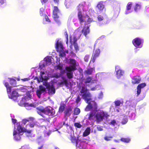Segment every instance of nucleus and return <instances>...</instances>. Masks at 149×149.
I'll list each match as a JSON object with an SVG mask.
<instances>
[{
	"instance_id": "nucleus-50",
	"label": "nucleus",
	"mask_w": 149,
	"mask_h": 149,
	"mask_svg": "<svg viewBox=\"0 0 149 149\" xmlns=\"http://www.w3.org/2000/svg\"><path fill=\"white\" fill-rule=\"evenodd\" d=\"M31 130H27L25 128V130H24V132L30 134L31 133Z\"/></svg>"
},
{
	"instance_id": "nucleus-35",
	"label": "nucleus",
	"mask_w": 149,
	"mask_h": 149,
	"mask_svg": "<svg viewBox=\"0 0 149 149\" xmlns=\"http://www.w3.org/2000/svg\"><path fill=\"white\" fill-rule=\"evenodd\" d=\"M33 118L29 117L27 119H23L22 120V122L24 125H25L27 122H29V121H31V120H32Z\"/></svg>"
},
{
	"instance_id": "nucleus-4",
	"label": "nucleus",
	"mask_w": 149,
	"mask_h": 149,
	"mask_svg": "<svg viewBox=\"0 0 149 149\" xmlns=\"http://www.w3.org/2000/svg\"><path fill=\"white\" fill-rule=\"evenodd\" d=\"M61 14V12L57 6H54L52 13V17L54 20L57 23L60 22L59 15Z\"/></svg>"
},
{
	"instance_id": "nucleus-39",
	"label": "nucleus",
	"mask_w": 149,
	"mask_h": 149,
	"mask_svg": "<svg viewBox=\"0 0 149 149\" xmlns=\"http://www.w3.org/2000/svg\"><path fill=\"white\" fill-rule=\"evenodd\" d=\"M84 6L82 4H80L77 6V8L79 11L78 12L81 11V10L83 9Z\"/></svg>"
},
{
	"instance_id": "nucleus-18",
	"label": "nucleus",
	"mask_w": 149,
	"mask_h": 149,
	"mask_svg": "<svg viewBox=\"0 0 149 149\" xmlns=\"http://www.w3.org/2000/svg\"><path fill=\"white\" fill-rule=\"evenodd\" d=\"M17 130L18 132L19 133H21L22 132H24V130H25V128L22 127L21 125H20V123H17Z\"/></svg>"
},
{
	"instance_id": "nucleus-24",
	"label": "nucleus",
	"mask_w": 149,
	"mask_h": 149,
	"mask_svg": "<svg viewBox=\"0 0 149 149\" xmlns=\"http://www.w3.org/2000/svg\"><path fill=\"white\" fill-rule=\"evenodd\" d=\"M73 2V0H65V4L67 8H69Z\"/></svg>"
},
{
	"instance_id": "nucleus-64",
	"label": "nucleus",
	"mask_w": 149,
	"mask_h": 149,
	"mask_svg": "<svg viewBox=\"0 0 149 149\" xmlns=\"http://www.w3.org/2000/svg\"><path fill=\"white\" fill-rule=\"evenodd\" d=\"M22 80L24 81H26L29 80V78H25L22 79Z\"/></svg>"
},
{
	"instance_id": "nucleus-37",
	"label": "nucleus",
	"mask_w": 149,
	"mask_h": 149,
	"mask_svg": "<svg viewBox=\"0 0 149 149\" xmlns=\"http://www.w3.org/2000/svg\"><path fill=\"white\" fill-rule=\"evenodd\" d=\"M66 75L68 78L70 79L73 78V73L72 72H67L66 73Z\"/></svg>"
},
{
	"instance_id": "nucleus-1",
	"label": "nucleus",
	"mask_w": 149,
	"mask_h": 149,
	"mask_svg": "<svg viewBox=\"0 0 149 149\" xmlns=\"http://www.w3.org/2000/svg\"><path fill=\"white\" fill-rule=\"evenodd\" d=\"M36 109L37 113L44 118L45 117L42 115L43 113L49 116H54L55 114V110L50 107H44L43 106H41L37 107Z\"/></svg>"
},
{
	"instance_id": "nucleus-47",
	"label": "nucleus",
	"mask_w": 149,
	"mask_h": 149,
	"mask_svg": "<svg viewBox=\"0 0 149 149\" xmlns=\"http://www.w3.org/2000/svg\"><path fill=\"white\" fill-rule=\"evenodd\" d=\"M112 138V136H105L104 137V140L106 141H109L111 140V139Z\"/></svg>"
},
{
	"instance_id": "nucleus-60",
	"label": "nucleus",
	"mask_w": 149,
	"mask_h": 149,
	"mask_svg": "<svg viewBox=\"0 0 149 149\" xmlns=\"http://www.w3.org/2000/svg\"><path fill=\"white\" fill-rule=\"evenodd\" d=\"M12 122L14 124H15L16 123L17 120L15 119H12Z\"/></svg>"
},
{
	"instance_id": "nucleus-43",
	"label": "nucleus",
	"mask_w": 149,
	"mask_h": 149,
	"mask_svg": "<svg viewBox=\"0 0 149 149\" xmlns=\"http://www.w3.org/2000/svg\"><path fill=\"white\" fill-rule=\"evenodd\" d=\"M90 55L88 54H87L84 57V61L86 62H87L89 60L90 58Z\"/></svg>"
},
{
	"instance_id": "nucleus-46",
	"label": "nucleus",
	"mask_w": 149,
	"mask_h": 149,
	"mask_svg": "<svg viewBox=\"0 0 149 149\" xmlns=\"http://www.w3.org/2000/svg\"><path fill=\"white\" fill-rule=\"evenodd\" d=\"M45 72L44 71H41L40 72V79H41L42 81H43L44 80V79L42 77V75L44 74Z\"/></svg>"
},
{
	"instance_id": "nucleus-9",
	"label": "nucleus",
	"mask_w": 149,
	"mask_h": 149,
	"mask_svg": "<svg viewBox=\"0 0 149 149\" xmlns=\"http://www.w3.org/2000/svg\"><path fill=\"white\" fill-rule=\"evenodd\" d=\"M90 25H87L86 24L84 26L83 29L81 30V32L86 37L87 35L90 33Z\"/></svg>"
},
{
	"instance_id": "nucleus-62",
	"label": "nucleus",
	"mask_w": 149,
	"mask_h": 149,
	"mask_svg": "<svg viewBox=\"0 0 149 149\" xmlns=\"http://www.w3.org/2000/svg\"><path fill=\"white\" fill-rule=\"evenodd\" d=\"M5 2L4 0H0V3L1 4H3Z\"/></svg>"
},
{
	"instance_id": "nucleus-36",
	"label": "nucleus",
	"mask_w": 149,
	"mask_h": 149,
	"mask_svg": "<svg viewBox=\"0 0 149 149\" xmlns=\"http://www.w3.org/2000/svg\"><path fill=\"white\" fill-rule=\"evenodd\" d=\"M73 45L74 46V48L76 51L79 50V47L78 46L76 42V40H74L73 42Z\"/></svg>"
},
{
	"instance_id": "nucleus-3",
	"label": "nucleus",
	"mask_w": 149,
	"mask_h": 149,
	"mask_svg": "<svg viewBox=\"0 0 149 149\" xmlns=\"http://www.w3.org/2000/svg\"><path fill=\"white\" fill-rule=\"evenodd\" d=\"M89 99L88 100H84L88 104L86 106L85 108V111H88L93 109L94 110H96L97 109V105L96 103L94 101H91V102H90L91 100V98H88Z\"/></svg>"
},
{
	"instance_id": "nucleus-30",
	"label": "nucleus",
	"mask_w": 149,
	"mask_h": 149,
	"mask_svg": "<svg viewBox=\"0 0 149 149\" xmlns=\"http://www.w3.org/2000/svg\"><path fill=\"white\" fill-rule=\"evenodd\" d=\"M59 84L61 85L64 84L65 86H67L68 85V81L67 80L63 78V81L59 82Z\"/></svg>"
},
{
	"instance_id": "nucleus-34",
	"label": "nucleus",
	"mask_w": 149,
	"mask_h": 149,
	"mask_svg": "<svg viewBox=\"0 0 149 149\" xmlns=\"http://www.w3.org/2000/svg\"><path fill=\"white\" fill-rule=\"evenodd\" d=\"M120 140L125 143H129L130 141V139L129 138H122L120 139Z\"/></svg>"
},
{
	"instance_id": "nucleus-38",
	"label": "nucleus",
	"mask_w": 149,
	"mask_h": 149,
	"mask_svg": "<svg viewBox=\"0 0 149 149\" xmlns=\"http://www.w3.org/2000/svg\"><path fill=\"white\" fill-rule=\"evenodd\" d=\"M132 2H129L127 4L126 6V9L127 10H129L131 9L132 6Z\"/></svg>"
},
{
	"instance_id": "nucleus-42",
	"label": "nucleus",
	"mask_w": 149,
	"mask_h": 149,
	"mask_svg": "<svg viewBox=\"0 0 149 149\" xmlns=\"http://www.w3.org/2000/svg\"><path fill=\"white\" fill-rule=\"evenodd\" d=\"M45 61H46L47 63H51V60L49 56H47L45 58Z\"/></svg>"
},
{
	"instance_id": "nucleus-17",
	"label": "nucleus",
	"mask_w": 149,
	"mask_h": 149,
	"mask_svg": "<svg viewBox=\"0 0 149 149\" xmlns=\"http://www.w3.org/2000/svg\"><path fill=\"white\" fill-rule=\"evenodd\" d=\"M93 71L95 72L94 67L87 68L84 71V73L88 75H91Z\"/></svg>"
},
{
	"instance_id": "nucleus-48",
	"label": "nucleus",
	"mask_w": 149,
	"mask_h": 149,
	"mask_svg": "<svg viewBox=\"0 0 149 149\" xmlns=\"http://www.w3.org/2000/svg\"><path fill=\"white\" fill-rule=\"evenodd\" d=\"M66 54L65 53V52H60L59 56L61 57H63L65 56Z\"/></svg>"
},
{
	"instance_id": "nucleus-45",
	"label": "nucleus",
	"mask_w": 149,
	"mask_h": 149,
	"mask_svg": "<svg viewBox=\"0 0 149 149\" xmlns=\"http://www.w3.org/2000/svg\"><path fill=\"white\" fill-rule=\"evenodd\" d=\"M116 106H120L121 102L120 100H117L114 102Z\"/></svg>"
},
{
	"instance_id": "nucleus-49",
	"label": "nucleus",
	"mask_w": 149,
	"mask_h": 149,
	"mask_svg": "<svg viewBox=\"0 0 149 149\" xmlns=\"http://www.w3.org/2000/svg\"><path fill=\"white\" fill-rule=\"evenodd\" d=\"M6 88L7 93H10L11 90V86H9L7 87H6Z\"/></svg>"
},
{
	"instance_id": "nucleus-12",
	"label": "nucleus",
	"mask_w": 149,
	"mask_h": 149,
	"mask_svg": "<svg viewBox=\"0 0 149 149\" xmlns=\"http://www.w3.org/2000/svg\"><path fill=\"white\" fill-rule=\"evenodd\" d=\"M22 134H20V133L18 132L16 130H14L13 135L14 140L16 141H20L21 139V136Z\"/></svg>"
},
{
	"instance_id": "nucleus-22",
	"label": "nucleus",
	"mask_w": 149,
	"mask_h": 149,
	"mask_svg": "<svg viewBox=\"0 0 149 149\" xmlns=\"http://www.w3.org/2000/svg\"><path fill=\"white\" fill-rule=\"evenodd\" d=\"M90 131L91 130L90 127H87L83 133V136H86L89 135L90 133Z\"/></svg>"
},
{
	"instance_id": "nucleus-59",
	"label": "nucleus",
	"mask_w": 149,
	"mask_h": 149,
	"mask_svg": "<svg viewBox=\"0 0 149 149\" xmlns=\"http://www.w3.org/2000/svg\"><path fill=\"white\" fill-rule=\"evenodd\" d=\"M40 1L42 4H43L47 2L48 0H40Z\"/></svg>"
},
{
	"instance_id": "nucleus-16",
	"label": "nucleus",
	"mask_w": 149,
	"mask_h": 149,
	"mask_svg": "<svg viewBox=\"0 0 149 149\" xmlns=\"http://www.w3.org/2000/svg\"><path fill=\"white\" fill-rule=\"evenodd\" d=\"M77 17L80 24L84 22V19L82 14L81 11L78 12L77 14Z\"/></svg>"
},
{
	"instance_id": "nucleus-6",
	"label": "nucleus",
	"mask_w": 149,
	"mask_h": 149,
	"mask_svg": "<svg viewBox=\"0 0 149 149\" xmlns=\"http://www.w3.org/2000/svg\"><path fill=\"white\" fill-rule=\"evenodd\" d=\"M143 42V40L139 38H136L132 40V43L136 47L140 48L139 46Z\"/></svg>"
},
{
	"instance_id": "nucleus-5",
	"label": "nucleus",
	"mask_w": 149,
	"mask_h": 149,
	"mask_svg": "<svg viewBox=\"0 0 149 149\" xmlns=\"http://www.w3.org/2000/svg\"><path fill=\"white\" fill-rule=\"evenodd\" d=\"M109 116L107 113L103 111H100L97 112L95 115L96 120L97 122L99 123L102 121L104 117L107 118Z\"/></svg>"
},
{
	"instance_id": "nucleus-52",
	"label": "nucleus",
	"mask_w": 149,
	"mask_h": 149,
	"mask_svg": "<svg viewBox=\"0 0 149 149\" xmlns=\"http://www.w3.org/2000/svg\"><path fill=\"white\" fill-rule=\"evenodd\" d=\"M81 100V98L79 97V96L78 95L77 96V98L76 100V102L77 103H78Z\"/></svg>"
},
{
	"instance_id": "nucleus-29",
	"label": "nucleus",
	"mask_w": 149,
	"mask_h": 149,
	"mask_svg": "<svg viewBox=\"0 0 149 149\" xmlns=\"http://www.w3.org/2000/svg\"><path fill=\"white\" fill-rule=\"evenodd\" d=\"M100 51L99 49H97L94 52L93 54L97 56H99L100 54Z\"/></svg>"
},
{
	"instance_id": "nucleus-55",
	"label": "nucleus",
	"mask_w": 149,
	"mask_h": 149,
	"mask_svg": "<svg viewBox=\"0 0 149 149\" xmlns=\"http://www.w3.org/2000/svg\"><path fill=\"white\" fill-rule=\"evenodd\" d=\"M97 128L98 131H101L103 130V129L101 126H98L97 127Z\"/></svg>"
},
{
	"instance_id": "nucleus-61",
	"label": "nucleus",
	"mask_w": 149,
	"mask_h": 149,
	"mask_svg": "<svg viewBox=\"0 0 149 149\" xmlns=\"http://www.w3.org/2000/svg\"><path fill=\"white\" fill-rule=\"evenodd\" d=\"M5 86L6 87H7L9 86V84L8 82H5L4 84Z\"/></svg>"
},
{
	"instance_id": "nucleus-53",
	"label": "nucleus",
	"mask_w": 149,
	"mask_h": 149,
	"mask_svg": "<svg viewBox=\"0 0 149 149\" xmlns=\"http://www.w3.org/2000/svg\"><path fill=\"white\" fill-rule=\"evenodd\" d=\"M56 68L57 69L61 70L62 69V66L60 65H57L56 66Z\"/></svg>"
},
{
	"instance_id": "nucleus-20",
	"label": "nucleus",
	"mask_w": 149,
	"mask_h": 149,
	"mask_svg": "<svg viewBox=\"0 0 149 149\" xmlns=\"http://www.w3.org/2000/svg\"><path fill=\"white\" fill-rule=\"evenodd\" d=\"M70 140L71 142L73 143H75L76 145L78 144L79 141H80L78 139V137L77 139L75 136H71Z\"/></svg>"
},
{
	"instance_id": "nucleus-28",
	"label": "nucleus",
	"mask_w": 149,
	"mask_h": 149,
	"mask_svg": "<svg viewBox=\"0 0 149 149\" xmlns=\"http://www.w3.org/2000/svg\"><path fill=\"white\" fill-rule=\"evenodd\" d=\"M76 68L71 66L70 65V66L67 67L66 68V70L69 72H71V71H74L76 70Z\"/></svg>"
},
{
	"instance_id": "nucleus-15",
	"label": "nucleus",
	"mask_w": 149,
	"mask_h": 149,
	"mask_svg": "<svg viewBox=\"0 0 149 149\" xmlns=\"http://www.w3.org/2000/svg\"><path fill=\"white\" fill-rule=\"evenodd\" d=\"M104 1H102L99 2L96 6V7L100 11H102L104 8Z\"/></svg>"
},
{
	"instance_id": "nucleus-44",
	"label": "nucleus",
	"mask_w": 149,
	"mask_h": 149,
	"mask_svg": "<svg viewBox=\"0 0 149 149\" xmlns=\"http://www.w3.org/2000/svg\"><path fill=\"white\" fill-rule=\"evenodd\" d=\"M127 119L126 118H124L121 122V124L123 125L127 123Z\"/></svg>"
},
{
	"instance_id": "nucleus-51",
	"label": "nucleus",
	"mask_w": 149,
	"mask_h": 149,
	"mask_svg": "<svg viewBox=\"0 0 149 149\" xmlns=\"http://www.w3.org/2000/svg\"><path fill=\"white\" fill-rule=\"evenodd\" d=\"M97 19L98 21H101L103 20L104 18L102 16H101L100 15H99L97 17Z\"/></svg>"
},
{
	"instance_id": "nucleus-21",
	"label": "nucleus",
	"mask_w": 149,
	"mask_h": 149,
	"mask_svg": "<svg viewBox=\"0 0 149 149\" xmlns=\"http://www.w3.org/2000/svg\"><path fill=\"white\" fill-rule=\"evenodd\" d=\"M141 3H136L134 8V10L136 12H138L141 9Z\"/></svg>"
},
{
	"instance_id": "nucleus-27",
	"label": "nucleus",
	"mask_w": 149,
	"mask_h": 149,
	"mask_svg": "<svg viewBox=\"0 0 149 149\" xmlns=\"http://www.w3.org/2000/svg\"><path fill=\"white\" fill-rule=\"evenodd\" d=\"M99 56H97L95 55H94V54H92L91 60L90 62V63L89 64V66H90V64L91 63V62H92V63H94L95 62V60Z\"/></svg>"
},
{
	"instance_id": "nucleus-8",
	"label": "nucleus",
	"mask_w": 149,
	"mask_h": 149,
	"mask_svg": "<svg viewBox=\"0 0 149 149\" xmlns=\"http://www.w3.org/2000/svg\"><path fill=\"white\" fill-rule=\"evenodd\" d=\"M115 70L116 72V77L118 79L123 76L124 73V71L121 70L118 65L116 66Z\"/></svg>"
},
{
	"instance_id": "nucleus-54",
	"label": "nucleus",
	"mask_w": 149,
	"mask_h": 149,
	"mask_svg": "<svg viewBox=\"0 0 149 149\" xmlns=\"http://www.w3.org/2000/svg\"><path fill=\"white\" fill-rule=\"evenodd\" d=\"M45 19H46V21H47V22H51L50 20L49 19L48 17L46 15H45Z\"/></svg>"
},
{
	"instance_id": "nucleus-11",
	"label": "nucleus",
	"mask_w": 149,
	"mask_h": 149,
	"mask_svg": "<svg viewBox=\"0 0 149 149\" xmlns=\"http://www.w3.org/2000/svg\"><path fill=\"white\" fill-rule=\"evenodd\" d=\"M39 89L37 90L36 91V94L37 96L39 98H40L42 93H43L46 91L45 88L42 85L39 86Z\"/></svg>"
},
{
	"instance_id": "nucleus-31",
	"label": "nucleus",
	"mask_w": 149,
	"mask_h": 149,
	"mask_svg": "<svg viewBox=\"0 0 149 149\" xmlns=\"http://www.w3.org/2000/svg\"><path fill=\"white\" fill-rule=\"evenodd\" d=\"M56 47L57 49L60 48H61V51L62 50H63V46L62 44L61 43H59L58 42L56 43Z\"/></svg>"
},
{
	"instance_id": "nucleus-63",
	"label": "nucleus",
	"mask_w": 149,
	"mask_h": 149,
	"mask_svg": "<svg viewBox=\"0 0 149 149\" xmlns=\"http://www.w3.org/2000/svg\"><path fill=\"white\" fill-rule=\"evenodd\" d=\"M72 108H71V107H70V108H68L67 110L68 111H69V112L70 111H72Z\"/></svg>"
},
{
	"instance_id": "nucleus-19",
	"label": "nucleus",
	"mask_w": 149,
	"mask_h": 149,
	"mask_svg": "<svg viewBox=\"0 0 149 149\" xmlns=\"http://www.w3.org/2000/svg\"><path fill=\"white\" fill-rule=\"evenodd\" d=\"M95 81V80H93V78L92 77L88 76L86 78V80L84 81V83L86 84L91 82L93 83H94Z\"/></svg>"
},
{
	"instance_id": "nucleus-32",
	"label": "nucleus",
	"mask_w": 149,
	"mask_h": 149,
	"mask_svg": "<svg viewBox=\"0 0 149 149\" xmlns=\"http://www.w3.org/2000/svg\"><path fill=\"white\" fill-rule=\"evenodd\" d=\"M94 113L92 112H90L88 114V120H93L94 117Z\"/></svg>"
},
{
	"instance_id": "nucleus-57",
	"label": "nucleus",
	"mask_w": 149,
	"mask_h": 149,
	"mask_svg": "<svg viewBox=\"0 0 149 149\" xmlns=\"http://www.w3.org/2000/svg\"><path fill=\"white\" fill-rule=\"evenodd\" d=\"M64 35L65 36L66 39H68V35L67 31H65L64 32Z\"/></svg>"
},
{
	"instance_id": "nucleus-26",
	"label": "nucleus",
	"mask_w": 149,
	"mask_h": 149,
	"mask_svg": "<svg viewBox=\"0 0 149 149\" xmlns=\"http://www.w3.org/2000/svg\"><path fill=\"white\" fill-rule=\"evenodd\" d=\"M10 84L13 87H15L17 86L16 81V80L13 79H10Z\"/></svg>"
},
{
	"instance_id": "nucleus-25",
	"label": "nucleus",
	"mask_w": 149,
	"mask_h": 149,
	"mask_svg": "<svg viewBox=\"0 0 149 149\" xmlns=\"http://www.w3.org/2000/svg\"><path fill=\"white\" fill-rule=\"evenodd\" d=\"M31 118H33L32 120H31V121H29V126L30 127L33 128L35 126L36 123L34 121L35 119L33 117H31Z\"/></svg>"
},
{
	"instance_id": "nucleus-58",
	"label": "nucleus",
	"mask_w": 149,
	"mask_h": 149,
	"mask_svg": "<svg viewBox=\"0 0 149 149\" xmlns=\"http://www.w3.org/2000/svg\"><path fill=\"white\" fill-rule=\"evenodd\" d=\"M93 21V19L92 18H89L87 20V22H88V23H89Z\"/></svg>"
},
{
	"instance_id": "nucleus-40",
	"label": "nucleus",
	"mask_w": 149,
	"mask_h": 149,
	"mask_svg": "<svg viewBox=\"0 0 149 149\" xmlns=\"http://www.w3.org/2000/svg\"><path fill=\"white\" fill-rule=\"evenodd\" d=\"M65 108V105L63 104L61 105L59 109V111L60 112H62Z\"/></svg>"
},
{
	"instance_id": "nucleus-56",
	"label": "nucleus",
	"mask_w": 149,
	"mask_h": 149,
	"mask_svg": "<svg viewBox=\"0 0 149 149\" xmlns=\"http://www.w3.org/2000/svg\"><path fill=\"white\" fill-rule=\"evenodd\" d=\"M110 124L114 125L116 124V121L115 120H112L110 122Z\"/></svg>"
},
{
	"instance_id": "nucleus-41",
	"label": "nucleus",
	"mask_w": 149,
	"mask_h": 149,
	"mask_svg": "<svg viewBox=\"0 0 149 149\" xmlns=\"http://www.w3.org/2000/svg\"><path fill=\"white\" fill-rule=\"evenodd\" d=\"M74 126L76 127L79 128H80L81 127H82V125L80 123H75L74 124Z\"/></svg>"
},
{
	"instance_id": "nucleus-10",
	"label": "nucleus",
	"mask_w": 149,
	"mask_h": 149,
	"mask_svg": "<svg viewBox=\"0 0 149 149\" xmlns=\"http://www.w3.org/2000/svg\"><path fill=\"white\" fill-rule=\"evenodd\" d=\"M141 78L140 76L136 75L132 78L131 82L133 84H138L141 82Z\"/></svg>"
},
{
	"instance_id": "nucleus-14",
	"label": "nucleus",
	"mask_w": 149,
	"mask_h": 149,
	"mask_svg": "<svg viewBox=\"0 0 149 149\" xmlns=\"http://www.w3.org/2000/svg\"><path fill=\"white\" fill-rule=\"evenodd\" d=\"M18 96L17 92L16 91L14 90L12 91L11 95H8V97L14 100H16Z\"/></svg>"
},
{
	"instance_id": "nucleus-33",
	"label": "nucleus",
	"mask_w": 149,
	"mask_h": 149,
	"mask_svg": "<svg viewBox=\"0 0 149 149\" xmlns=\"http://www.w3.org/2000/svg\"><path fill=\"white\" fill-rule=\"evenodd\" d=\"M80 112V110L79 108L76 107L74 108V115H78Z\"/></svg>"
},
{
	"instance_id": "nucleus-7",
	"label": "nucleus",
	"mask_w": 149,
	"mask_h": 149,
	"mask_svg": "<svg viewBox=\"0 0 149 149\" xmlns=\"http://www.w3.org/2000/svg\"><path fill=\"white\" fill-rule=\"evenodd\" d=\"M45 86L49 95H53L55 93L56 90L53 84L50 85L49 84L47 83Z\"/></svg>"
},
{
	"instance_id": "nucleus-23",
	"label": "nucleus",
	"mask_w": 149,
	"mask_h": 149,
	"mask_svg": "<svg viewBox=\"0 0 149 149\" xmlns=\"http://www.w3.org/2000/svg\"><path fill=\"white\" fill-rule=\"evenodd\" d=\"M69 63L71 66L76 68V66H77L76 64V61L74 59H70Z\"/></svg>"
},
{
	"instance_id": "nucleus-13",
	"label": "nucleus",
	"mask_w": 149,
	"mask_h": 149,
	"mask_svg": "<svg viewBox=\"0 0 149 149\" xmlns=\"http://www.w3.org/2000/svg\"><path fill=\"white\" fill-rule=\"evenodd\" d=\"M146 86L145 83H142L139 84L137 87V96H138L140 94L141 91V89L144 88Z\"/></svg>"
},
{
	"instance_id": "nucleus-2",
	"label": "nucleus",
	"mask_w": 149,
	"mask_h": 149,
	"mask_svg": "<svg viewBox=\"0 0 149 149\" xmlns=\"http://www.w3.org/2000/svg\"><path fill=\"white\" fill-rule=\"evenodd\" d=\"M88 90L86 87L82 86L81 87V90L80 91V95L82 96L83 99L84 100H88L89 99L88 98H91V95L90 93L87 92Z\"/></svg>"
}]
</instances>
